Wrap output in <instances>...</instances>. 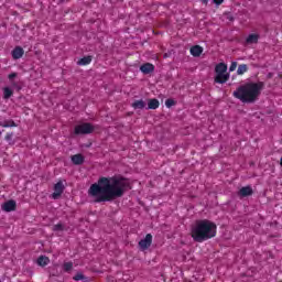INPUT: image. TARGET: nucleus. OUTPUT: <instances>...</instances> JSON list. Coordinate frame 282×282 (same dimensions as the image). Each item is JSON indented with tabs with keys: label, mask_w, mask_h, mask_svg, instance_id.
<instances>
[{
	"label": "nucleus",
	"mask_w": 282,
	"mask_h": 282,
	"mask_svg": "<svg viewBox=\"0 0 282 282\" xmlns=\"http://www.w3.org/2000/svg\"><path fill=\"white\" fill-rule=\"evenodd\" d=\"M127 191H131L129 178L122 175H115L112 177L101 176L97 183L90 185L88 195L95 197V204H101L102 202L120 199Z\"/></svg>",
	"instance_id": "obj_1"
},
{
	"label": "nucleus",
	"mask_w": 282,
	"mask_h": 282,
	"mask_svg": "<svg viewBox=\"0 0 282 282\" xmlns=\"http://www.w3.org/2000/svg\"><path fill=\"white\" fill-rule=\"evenodd\" d=\"M265 89V83L263 82H249L243 85H240L232 94L234 98L245 102L247 105H252L259 100L261 91Z\"/></svg>",
	"instance_id": "obj_2"
},
{
	"label": "nucleus",
	"mask_w": 282,
	"mask_h": 282,
	"mask_svg": "<svg viewBox=\"0 0 282 282\" xmlns=\"http://www.w3.org/2000/svg\"><path fill=\"white\" fill-rule=\"evenodd\" d=\"M217 236V224L208 219H198L191 227V237L196 243H204Z\"/></svg>",
	"instance_id": "obj_3"
},
{
	"label": "nucleus",
	"mask_w": 282,
	"mask_h": 282,
	"mask_svg": "<svg viewBox=\"0 0 282 282\" xmlns=\"http://www.w3.org/2000/svg\"><path fill=\"white\" fill-rule=\"evenodd\" d=\"M94 131H96V127L90 122L77 124L74 129L75 135H89V133H94Z\"/></svg>",
	"instance_id": "obj_4"
},
{
	"label": "nucleus",
	"mask_w": 282,
	"mask_h": 282,
	"mask_svg": "<svg viewBox=\"0 0 282 282\" xmlns=\"http://www.w3.org/2000/svg\"><path fill=\"white\" fill-rule=\"evenodd\" d=\"M151 243H153V235L148 234L145 235V238L139 241V248L144 252V250H149V248H151Z\"/></svg>",
	"instance_id": "obj_5"
},
{
	"label": "nucleus",
	"mask_w": 282,
	"mask_h": 282,
	"mask_svg": "<svg viewBox=\"0 0 282 282\" xmlns=\"http://www.w3.org/2000/svg\"><path fill=\"white\" fill-rule=\"evenodd\" d=\"M230 79V74L228 73H216V76L214 78V83H217L218 85H224L228 83Z\"/></svg>",
	"instance_id": "obj_6"
},
{
	"label": "nucleus",
	"mask_w": 282,
	"mask_h": 282,
	"mask_svg": "<svg viewBox=\"0 0 282 282\" xmlns=\"http://www.w3.org/2000/svg\"><path fill=\"white\" fill-rule=\"evenodd\" d=\"M54 193L52 194L53 199H58L61 197L62 193L65 191V185H63V181L57 182L54 185Z\"/></svg>",
	"instance_id": "obj_7"
},
{
	"label": "nucleus",
	"mask_w": 282,
	"mask_h": 282,
	"mask_svg": "<svg viewBox=\"0 0 282 282\" xmlns=\"http://www.w3.org/2000/svg\"><path fill=\"white\" fill-rule=\"evenodd\" d=\"M1 208L2 210H4V213H12L17 210V200L10 199L8 202H4Z\"/></svg>",
	"instance_id": "obj_8"
},
{
	"label": "nucleus",
	"mask_w": 282,
	"mask_h": 282,
	"mask_svg": "<svg viewBox=\"0 0 282 282\" xmlns=\"http://www.w3.org/2000/svg\"><path fill=\"white\" fill-rule=\"evenodd\" d=\"M253 194H254V191L252 189V186L247 185L239 189L238 197H250V195H253Z\"/></svg>",
	"instance_id": "obj_9"
},
{
	"label": "nucleus",
	"mask_w": 282,
	"mask_h": 282,
	"mask_svg": "<svg viewBox=\"0 0 282 282\" xmlns=\"http://www.w3.org/2000/svg\"><path fill=\"white\" fill-rule=\"evenodd\" d=\"M25 54V51L23 50V47L21 46H15L12 52H11V55H12V58L14 61H19V58H23V55Z\"/></svg>",
	"instance_id": "obj_10"
},
{
	"label": "nucleus",
	"mask_w": 282,
	"mask_h": 282,
	"mask_svg": "<svg viewBox=\"0 0 282 282\" xmlns=\"http://www.w3.org/2000/svg\"><path fill=\"white\" fill-rule=\"evenodd\" d=\"M140 72H142L144 75L153 74V72H155V66L151 63H145L140 66Z\"/></svg>",
	"instance_id": "obj_11"
},
{
	"label": "nucleus",
	"mask_w": 282,
	"mask_h": 282,
	"mask_svg": "<svg viewBox=\"0 0 282 282\" xmlns=\"http://www.w3.org/2000/svg\"><path fill=\"white\" fill-rule=\"evenodd\" d=\"M73 164L75 166H80V164H85V156L83 154H75L70 158Z\"/></svg>",
	"instance_id": "obj_12"
},
{
	"label": "nucleus",
	"mask_w": 282,
	"mask_h": 282,
	"mask_svg": "<svg viewBox=\"0 0 282 282\" xmlns=\"http://www.w3.org/2000/svg\"><path fill=\"white\" fill-rule=\"evenodd\" d=\"M192 56H194L195 58L202 56V53L204 52V47L199 46V45H194L191 47L189 50Z\"/></svg>",
	"instance_id": "obj_13"
},
{
	"label": "nucleus",
	"mask_w": 282,
	"mask_h": 282,
	"mask_svg": "<svg viewBox=\"0 0 282 282\" xmlns=\"http://www.w3.org/2000/svg\"><path fill=\"white\" fill-rule=\"evenodd\" d=\"M226 72H228V65H226V63H219L216 65L215 67L216 74H227Z\"/></svg>",
	"instance_id": "obj_14"
},
{
	"label": "nucleus",
	"mask_w": 282,
	"mask_h": 282,
	"mask_svg": "<svg viewBox=\"0 0 282 282\" xmlns=\"http://www.w3.org/2000/svg\"><path fill=\"white\" fill-rule=\"evenodd\" d=\"M0 127H4L6 129H8L12 127H19V124H17V122H14V120L12 119H6L3 121H0Z\"/></svg>",
	"instance_id": "obj_15"
},
{
	"label": "nucleus",
	"mask_w": 282,
	"mask_h": 282,
	"mask_svg": "<svg viewBox=\"0 0 282 282\" xmlns=\"http://www.w3.org/2000/svg\"><path fill=\"white\" fill-rule=\"evenodd\" d=\"M37 265L45 268L50 263V258L46 256H40L36 260Z\"/></svg>",
	"instance_id": "obj_16"
},
{
	"label": "nucleus",
	"mask_w": 282,
	"mask_h": 282,
	"mask_svg": "<svg viewBox=\"0 0 282 282\" xmlns=\"http://www.w3.org/2000/svg\"><path fill=\"white\" fill-rule=\"evenodd\" d=\"M131 107L134 109H144L147 107V101L140 99V100H134L131 104Z\"/></svg>",
	"instance_id": "obj_17"
},
{
	"label": "nucleus",
	"mask_w": 282,
	"mask_h": 282,
	"mask_svg": "<svg viewBox=\"0 0 282 282\" xmlns=\"http://www.w3.org/2000/svg\"><path fill=\"white\" fill-rule=\"evenodd\" d=\"M12 96H14V90H12V88H10V87H4L3 88V99L10 100V98H12Z\"/></svg>",
	"instance_id": "obj_18"
},
{
	"label": "nucleus",
	"mask_w": 282,
	"mask_h": 282,
	"mask_svg": "<svg viewBox=\"0 0 282 282\" xmlns=\"http://www.w3.org/2000/svg\"><path fill=\"white\" fill-rule=\"evenodd\" d=\"M160 107V100L153 98L148 99V107L147 109H158Z\"/></svg>",
	"instance_id": "obj_19"
},
{
	"label": "nucleus",
	"mask_w": 282,
	"mask_h": 282,
	"mask_svg": "<svg viewBox=\"0 0 282 282\" xmlns=\"http://www.w3.org/2000/svg\"><path fill=\"white\" fill-rule=\"evenodd\" d=\"M246 43H248L249 45L259 43V34H249L246 39Z\"/></svg>",
	"instance_id": "obj_20"
},
{
	"label": "nucleus",
	"mask_w": 282,
	"mask_h": 282,
	"mask_svg": "<svg viewBox=\"0 0 282 282\" xmlns=\"http://www.w3.org/2000/svg\"><path fill=\"white\" fill-rule=\"evenodd\" d=\"M93 57L90 55L82 57L78 62L77 65H89L91 63Z\"/></svg>",
	"instance_id": "obj_21"
},
{
	"label": "nucleus",
	"mask_w": 282,
	"mask_h": 282,
	"mask_svg": "<svg viewBox=\"0 0 282 282\" xmlns=\"http://www.w3.org/2000/svg\"><path fill=\"white\" fill-rule=\"evenodd\" d=\"M248 72V65L241 64L238 66L237 74L238 76H242V74H246Z\"/></svg>",
	"instance_id": "obj_22"
},
{
	"label": "nucleus",
	"mask_w": 282,
	"mask_h": 282,
	"mask_svg": "<svg viewBox=\"0 0 282 282\" xmlns=\"http://www.w3.org/2000/svg\"><path fill=\"white\" fill-rule=\"evenodd\" d=\"M175 105H177V101L172 98L165 100V107H167V109H171V107H175Z\"/></svg>",
	"instance_id": "obj_23"
},
{
	"label": "nucleus",
	"mask_w": 282,
	"mask_h": 282,
	"mask_svg": "<svg viewBox=\"0 0 282 282\" xmlns=\"http://www.w3.org/2000/svg\"><path fill=\"white\" fill-rule=\"evenodd\" d=\"M12 138H14V133H7V135L4 137V140H7V142H9L10 147L14 145V140H12Z\"/></svg>",
	"instance_id": "obj_24"
},
{
	"label": "nucleus",
	"mask_w": 282,
	"mask_h": 282,
	"mask_svg": "<svg viewBox=\"0 0 282 282\" xmlns=\"http://www.w3.org/2000/svg\"><path fill=\"white\" fill-rule=\"evenodd\" d=\"M53 230L56 232V231H63V230H65V225H63V224H57V225H54L53 226Z\"/></svg>",
	"instance_id": "obj_25"
},
{
	"label": "nucleus",
	"mask_w": 282,
	"mask_h": 282,
	"mask_svg": "<svg viewBox=\"0 0 282 282\" xmlns=\"http://www.w3.org/2000/svg\"><path fill=\"white\" fill-rule=\"evenodd\" d=\"M72 268H74V263H72V262H65L64 263V271L65 272H69V270H72Z\"/></svg>",
	"instance_id": "obj_26"
},
{
	"label": "nucleus",
	"mask_w": 282,
	"mask_h": 282,
	"mask_svg": "<svg viewBox=\"0 0 282 282\" xmlns=\"http://www.w3.org/2000/svg\"><path fill=\"white\" fill-rule=\"evenodd\" d=\"M74 281H83L85 279V274L78 272L77 274L74 275Z\"/></svg>",
	"instance_id": "obj_27"
},
{
	"label": "nucleus",
	"mask_w": 282,
	"mask_h": 282,
	"mask_svg": "<svg viewBox=\"0 0 282 282\" xmlns=\"http://www.w3.org/2000/svg\"><path fill=\"white\" fill-rule=\"evenodd\" d=\"M11 87L17 89V91H21V89H23V87H21V85H19L17 82H11Z\"/></svg>",
	"instance_id": "obj_28"
},
{
	"label": "nucleus",
	"mask_w": 282,
	"mask_h": 282,
	"mask_svg": "<svg viewBox=\"0 0 282 282\" xmlns=\"http://www.w3.org/2000/svg\"><path fill=\"white\" fill-rule=\"evenodd\" d=\"M18 76H19V74H17V73H11V74L8 75V78H9V80L12 83V82H14V78H17Z\"/></svg>",
	"instance_id": "obj_29"
},
{
	"label": "nucleus",
	"mask_w": 282,
	"mask_h": 282,
	"mask_svg": "<svg viewBox=\"0 0 282 282\" xmlns=\"http://www.w3.org/2000/svg\"><path fill=\"white\" fill-rule=\"evenodd\" d=\"M236 69H237V62H232L229 67V72H235Z\"/></svg>",
	"instance_id": "obj_30"
},
{
	"label": "nucleus",
	"mask_w": 282,
	"mask_h": 282,
	"mask_svg": "<svg viewBox=\"0 0 282 282\" xmlns=\"http://www.w3.org/2000/svg\"><path fill=\"white\" fill-rule=\"evenodd\" d=\"M214 3L216 6H221V3H224V0H214Z\"/></svg>",
	"instance_id": "obj_31"
},
{
	"label": "nucleus",
	"mask_w": 282,
	"mask_h": 282,
	"mask_svg": "<svg viewBox=\"0 0 282 282\" xmlns=\"http://www.w3.org/2000/svg\"><path fill=\"white\" fill-rule=\"evenodd\" d=\"M83 282H90L91 281V278H87L84 275V279H82Z\"/></svg>",
	"instance_id": "obj_32"
},
{
	"label": "nucleus",
	"mask_w": 282,
	"mask_h": 282,
	"mask_svg": "<svg viewBox=\"0 0 282 282\" xmlns=\"http://www.w3.org/2000/svg\"><path fill=\"white\" fill-rule=\"evenodd\" d=\"M273 77H274V73H268V75H267L268 79L273 78Z\"/></svg>",
	"instance_id": "obj_33"
},
{
	"label": "nucleus",
	"mask_w": 282,
	"mask_h": 282,
	"mask_svg": "<svg viewBox=\"0 0 282 282\" xmlns=\"http://www.w3.org/2000/svg\"><path fill=\"white\" fill-rule=\"evenodd\" d=\"M202 3H204L206 6V4H208V0H202Z\"/></svg>",
	"instance_id": "obj_34"
},
{
	"label": "nucleus",
	"mask_w": 282,
	"mask_h": 282,
	"mask_svg": "<svg viewBox=\"0 0 282 282\" xmlns=\"http://www.w3.org/2000/svg\"><path fill=\"white\" fill-rule=\"evenodd\" d=\"M227 19H229V21H235V18L232 17H228Z\"/></svg>",
	"instance_id": "obj_35"
},
{
	"label": "nucleus",
	"mask_w": 282,
	"mask_h": 282,
	"mask_svg": "<svg viewBox=\"0 0 282 282\" xmlns=\"http://www.w3.org/2000/svg\"><path fill=\"white\" fill-rule=\"evenodd\" d=\"M67 0H58V3H65Z\"/></svg>",
	"instance_id": "obj_36"
},
{
	"label": "nucleus",
	"mask_w": 282,
	"mask_h": 282,
	"mask_svg": "<svg viewBox=\"0 0 282 282\" xmlns=\"http://www.w3.org/2000/svg\"><path fill=\"white\" fill-rule=\"evenodd\" d=\"M0 137H1V131H0Z\"/></svg>",
	"instance_id": "obj_37"
}]
</instances>
